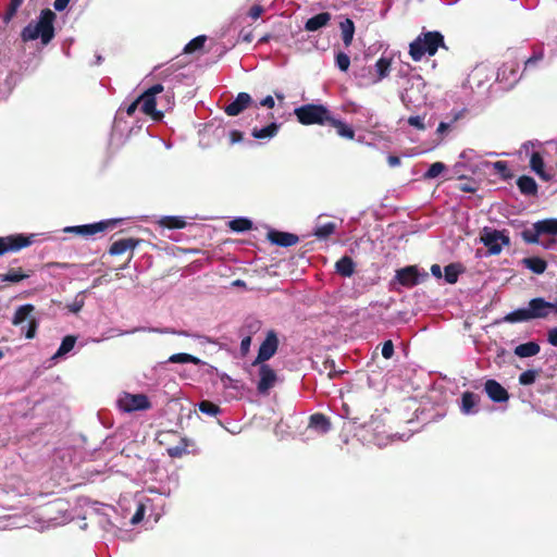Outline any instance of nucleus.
Masks as SVG:
<instances>
[{
    "mask_svg": "<svg viewBox=\"0 0 557 557\" xmlns=\"http://www.w3.org/2000/svg\"><path fill=\"white\" fill-rule=\"evenodd\" d=\"M389 67H391L389 60H387L386 58H380L374 65V69L376 72V77L372 78L371 83L375 84V83L381 82L383 78H385L389 73Z\"/></svg>",
    "mask_w": 557,
    "mask_h": 557,
    "instance_id": "c85d7f7f",
    "label": "nucleus"
},
{
    "mask_svg": "<svg viewBox=\"0 0 557 557\" xmlns=\"http://www.w3.org/2000/svg\"><path fill=\"white\" fill-rule=\"evenodd\" d=\"M387 162L391 168H396L400 164V159L397 156H389Z\"/></svg>",
    "mask_w": 557,
    "mask_h": 557,
    "instance_id": "338daca9",
    "label": "nucleus"
},
{
    "mask_svg": "<svg viewBox=\"0 0 557 557\" xmlns=\"http://www.w3.org/2000/svg\"><path fill=\"white\" fill-rule=\"evenodd\" d=\"M28 275L21 273L18 270H11L10 272L0 275L1 282H11V283H17L24 278H26Z\"/></svg>",
    "mask_w": 557,
    "mask_h": 557,
    "instance_id": "c03bdc74",
    "label": "nucleus"
},
{
    "mask_svg": "<svg viewBox=\"0 0 557 557\" xmlns=\"http://www.w3.org/2000/svg\"><path fill=\"white\" fill-rule=\"evenodd\" d=\"M465 268L461 263H449L444 268V280L448 284H455L458 277L463 273Z\"/></svg>",
    "mask_w": 557,
    "mask_h": 557,
    "instance_id": "bb28decb",
    "label": "nucleus"
},
{
    "mask_svg": "<svg viewBox=\"0 0 557 557\" xmlns=\"http://www.w3.org/2000/svg\"><path fill=\"white\" fill-rule=\"evenodd\" d=\"M35 234L25 236L23 234L0 237V256L8 251H18L33 244Z\"/></svg>",
    "mask_w": 557,
    "mask_h": 557,
    "instance_id": "9d476101",
    "label": "nucleus"
},
{
    "mask_svg": "<svg viewBox=\"0 0 557 557\" xmlns=\"http://www.w3.org/2000/svg\"><path fill=\"white\" fill-rule=\"evenodd\" d=\"M466 112H467L466 109L451 110L447 114L446 119L449 120L453 124H455L459 120L463 119Z\"/></svg>",
    "mask_w": 557,
    "mask_h": 557,
    "instance_id": "3c124183",
    "label": "nucleus"
},
{
    "mask_svg": "<svg viewBox=\"0 0 557 557\" xmlns=\"http://www.w3.org/2000/svg\"><path fill=\"white\" fill-rule=\"evenodd\" d=\"M497 79L507 83L511 87L519 79L518 71L512 65L505 64L498 70Z\"/></svg>",
    "mask_w": 557,
    "mask_h": 557,
    "instance_id": "aec40b11",
    "label": "nucleus"
},
{
    "mask_svg": "<svg viewBox=\"0 0 557 557\" xmlns=\"http://www.w3.org/2000/svg\"><path fill=\"white\" fill-rule=\"evenodd\" d=\"M407 123L419 129V131H424L425 129V123H424V115L421 116V115H412V116H409L408 120H407Z\"/></svg>",
    "mask_w": 557,
    "mask_h": 557,
    "instance_id": "8fccbe9b",
    "label": "nucleus"
},
{
    "mask_svg": "<svg viewBox=\"0 0 557 557\" xmlns=\"http://www.w3.org/2000/svg\"><path fill=\"white\" fill-rule=\"evenodd\" d=\"M530 166L541 178L548 180L549 176L544 172V161L539 152H533L530 158Z\"/></svg>",
    "mask_w": 557,
    "mask_h": 557,
    "instance_id": "72a5a7b5",
    "label": "nucleus"
},
{
    "mask_svg": "<svg viewBox=\"0 0 557 557\" xmlns=\"http://www.w3.org/2000/svg\"><path fill=\"white\" fill-rule=\"evenodd\" d=\"M252 99L247 92H239L235 100L225 107V113L230 116H236L243 112L250 103Z\"/></svg>",
    "mask_w": 557,
    "mask_h": 557,
    "instance_id": "f3484780",
    "label": "nucleus"
},
{
    "mask_svg": "<svg viewBox=\"0 0 557 557\" xmlns=\"http://www.w3.org/2000/svg\"><path fill=\"white\" fill-rule=\"evenodd\" d=\"M70 0H54L53 7L57 11L61 12L65 10Z\"/></svg>",
    "mask_w": 557,
    "mask_h": 557,
    "instance_id": "0e129e2a",
    "label": "nucleus"
},
{
    "mask_svg": "<svg viewBox=\"0 0 557 557\" xmlns=\"http://www.w3.org/2000/svg\"><path fill=\"white\" fill-rule=\"evenodd\" d=\"M541 235V232H537V228L535 227V223L531 230H525L522 233L523 239L529 244H537Z\"/></svg>",
    "mask_w": 557,
    "mask_h": 557,
    "instance_id": "de8ad7c7",
    "label": "nucleus"
},
{
    "mask_svg": "<svg viewBox=\"0 0 557 557\" xmlns=\"http://www.w3.org/2000/svg\"><path fill=\"white\" fill-rule=\"evenodd\" d=\"M382 356L385 359H389L394 355V345L392 341H386L382 346Z\"/></svg>",
    "mask_w": 557,
    "mask_h": 557,
    "instance_id": "864d4df0",
    "label": "nucleus"
},
{
    "mask_svg": "<svg viewBox=\"0 0 557 557\" xmlns=\"http://www.w3.org/2000/svg\"><path fill=\"white\" fill-rule=\"evenodd\" d=\"M278 128L280 125L273 122L262 128H253L251 134L257 139H270L277 134Z\"/></svg>",
    "mask_w": 557,
    "mask_h": 557,
    "instance_id": "cd10ccee",
    "label": "nucleus"
},
{
    "mask_svg": "<svg viewBox=\"0 0 557 557\" xmlns=\"http://www.w3.org/2000/svg\"><path fill=\"white\" fill-rule=\"evenodd\" d=\"M206 39L207 38L203 35L197 36L185 46L184 51L186 53H193L197 50H200L203 47Z\"/></svg>",
    "mask_w": 557,
    "mask_h": 557,
    "instance_id": "a19ab883",
    "label": "nucleus"
},
{
    "mask_svg": "<svg viewBox=\"0 0 557 557\" xmlns=\"http://www.w3.org/2000/svg\"><path fill=\"white\" fill-rule=\"evenodd\" d=\"M453 125L454 124L449 120L443 121L438 124L436 133L438 135H444L447 131H449L453 127Z\"/></svg>",
    "mask_w": 557,
    "mask_h": 557,
    "instance_id": "13d9d810",
    "label": "nucleus"
},
{
    "mask_svg": "<svg viewBox=\"0 0 557 557\" xmlns=\"http://www.w3.org/2000/svg\"><path fill=\"white\" fill-rule=\"evenodd\" d=\"M169 362L171 363H193V364H200L201 360L193 355L186 354V352H178L170 356Z\"/></svg>",
    "mask_w": 557,
    "mask_h": 557,
    "instance_id": "e433bc0d",
    "label": "nucleus"
},
{
    "mask_svg": "<svg viewBox=\"0 0 557 557\" xmlns=\"http://www.w3.org/2000/svg\"><path fill=\"white\" fill-rule=\"evenodd\" d=\"M160 224L169 228H184L186 226V222L182 216H163L160 220Z\"/></svg>",
    "mask_w": 557,
    "mask_h": 557,
    "instance_id": "58836bf2",
    "label": "nucleus"
},
{
    "mask_svg": "<svg viewBox=\"0 0 557 557\" xmlns=\"http://www.w3.org/2000/svg\"><path fill=\"white\" fill-rule=\"evenodd\" d=\"M547 342L552 346L557 347V326L547 331Z\"/></svg>",
    "mask_w": 557,
    "mask_h": 557,
    "instance_id": "6e6d98bb",
    "label": "nucleus"
},
{
    "mask_svg": "<svg viewBox=\"0 0 557 557\" xmlns=\"http://www.w3.org/2000/svg\"><path fill=\"white\" fill-rule=\"evenodd\" d=\"M400 85L403 87L400 99L408 109L425 103L428 99L425 82L419 74H411L404 77Z\"/></svg>",
    "mask_w": 557,
    "mask_h": 557,
    "instance_id": "7ed1b4c3",
    "label": "nucleus"
},
{
    "mask_svg": "<svg viewBox=\"0 0 557 557\" xmlns=\"http://www.w3.org/2000/svg\"><path fill=\"white\" fill-rule=\"evenodd\" d=\"M117 406L124 412H133L147 410L151 404L144 394L123 393L117 399Z\"/></svg>",
    "mask_w": 557,
    "mask_h": 557,
    "instance_id": "1a4fd4ad",
    "label": "nucleus"
},
{
    "mask_svg": "<svg viewBox=\"0 0 557 557\" xmlns=\"http://www.w3.org/2000/svg\"><path fill=\"white\" fill-rule=\"evenodd\" d=\"M431 274L436 277V278H442L443 277V272H442V268L440 264H432L431 265Z\"/></svg>",
    "mask_w": 557,
    "mask_h": 557,
    "instance_id": "680f3d73",
    "label": "nucleus"
},
{
    "mask_svg": "<svg viewBox=\"0 0 557 557\" xmlns=\"http://www.w3.org/2000/svg\"><path fill=\"white\" fill-rule=\"evenodd\" d=\"M36 329H37V323L32 320L29 323H28V327H27V331L25 332V337L26 338H34L35 335H36Z\"/></svg>",
    "mask_w": 557,
    "mask_h": 557,
    "instance_id": "bf43d9fd",
    "label": "nucleus"
},
{
    "mask_svg": "<svg viewBox=\"0 0 557 557\" xmlns=\"http://www.w3.org/2000/svg\"><path fill=\"white\" fill-rule=\"evenodd\" d=\"M164 90L162 84H156L148 88L139 98L140 110L147 114L151 115L154 120H161L163 113L161 111L156 110L157 101L156 96L161 94Z\"/></svg>",
    "mask_w": 557,
    "mask_h": 557,
    "instance_id": "0eeeda50",
    "label": "nucleus"
},
{
    "mask_svg": "<svg viewBox=\"0 0 557 557\" xmlns=\"http://www.w3.org/2000/svg\"><path fill=\"white\" fill-rule=\"evenodd\" d=\"M275 102L272 96H267L260 101V106L272 109Z\"/></svg>",
    "mask_w": 557,
    "mask_h": 557,
    "instance_id": "e2e57ef3",
    "label": "nucleus"
},
{
    "mask_svg": "<svg viewBox=\"0 0 557 557\" xmlns=\"http://www.w3.org/2000/svg\"><path fill=\"white\" fill-rule=\"evenodd\" d=\"M396 280L406 287H413L428 277L426 272H420L418 267L408 265L396 271Z\"/></svg>",
    "mask_w": 557,
    "mask_h": 557,
    "instance_id": "9b49d317",
    "label": "nucleus"
},
{
    "mask_svg": "<svg viewBox=\"0 0 557 557\" xmlns=\"http://www.w3.org/2000/svg\"><path fill=\"white\" fill-rule=\"evenodd\" d=\"M144 515H145V505L141 502H139L137 510L131 519V523L132 524L139 523L143 520Z\"/></svg>",
    "mask_w": 557,
    "mask_h": 557,
    "instance_id": "603ef678",
    "label": "nucleus"
},
{
    "mask_svg": "<svg viewBox=\"0 0 557 557\" xmlns=\"http://www.w3.org/2000/svg\"><path fill=\"white\" fill-rule=\"evenodd\" d=\"M230 228L234 232L242 233L252 228V222L247 218H235L230 222Z\"/></svg>",
    "mask_w": 557,
    "mask_h": 557,
    "instance_id": "4c0bfd02",
    "label": "nucleus"
},
{
    "mask_svg": "<svg viewBox=\"0 0 557 557\" xmlns=\"http://www.w3.org/2000/svg\"><path fill=\"white\" fill-rule=\"evenodd\" d=\"M487 396L495 403H504L509 398V394L504 386L495 380H487L484 385Z\"/></svg>",
    "mask_w": 557,
    "mask_h": 557,
    "instance_id": "2eb2a0df",
    "label": "nucleus"
},
{
    "mask_svg": "<svg viewBox=\"0 0 557 557\" xmlns=\"http://www.w3.org/2000/svg\"><path fill=\"white\" fill-rule=\"evenodd\" d=\"M250 344H251V337L250 336H246V337H244L242 339V342H240V351H242L243 355H246L249 351Z\"/></svg>",
    "mask_w": 557,
    "mask_h": 557,
    "instance_id": "052dcab7",
    "label": "nucleus"
},
{
    "mask_svg": "<svg viewBox=\"0 0 557 557\" xmlns=\"http://www.w3.org/2000/svg\"><path fill=\"white\" fill-rule=\"evenodd\" d=\"M34 311V306L33 305H23V306H20L14 315H13V319H12V323L14 325H21L23 322H25L28 317L30 315V313Z\"/></svg>",
    "mask_w": 557,
    "mask_h": 557,
    "instance_id": "f704fd0d",
    "label": "nucleus"
},
{
    "mask_svg": "<svg viewBox=\"0 0 557 557\" xmlns=\"http://www.w3.org/2000/svg\"><path fill=\"white\" fill-rule=\"evenodd\" d=\"M23 0H12L11 1V4H10V13L9 15H13L15 13V11L17 10V8L22 4Z\"/></svg>",
    "mask_w": 557,
    "mask_h": 557,
    "instance_id": "774afa93",
    "label": "nucleus"
},
{
    "mask_svg": "<svg viewBox=\"0 0 557 557\" xmlns=\"http://www.w3.org/2000/svg\"><path fill=\"white\" fill-rule=\"evenodd\" d=\"M277 347L278 339L276 333L274 331H269L267 333L264 341L261 343L259 347L258 356L253 364L263 363L264 361L271 359L275 355Z\"/></svg>",
    "mask_w": 557,
    "mask_h": 557,
    "instance_id": "f8f14e48",
    "label": "nucleus"
},
{
    "mask_svg": "<svg viewBox=\"0 0 557 557\" xmlns=\"http://www.w3.org/2000/svg\"><path fill=\"white\" fill-rule=\"evenodd\" d=\"M523 264L535 274L544 273L547 268L546 261L537 257L523 259Z\"/></svg>",
    "mask_w": 557,
    "mask_h": 557,
    "instance_id": "7c9ffc66",
    "label": "nucleus"
},
{
    "mask_svg": "<svg viewBox=\"0 0 557 557\" xmlns=\"http://www.w3.org/2000/svg\"><path fill=\"white\" fill-rule=\"evenodd\" d=\"M478 396L473 393L466 392L461 397L460 410L463 414H473L476 412Z\"/></svg>",
    "mask_w": 557,
    "mask_h": 557,
    "instance_id": "393cba45",
    "label": "nucleus"
},
{
    "mask_svg": "<svg viewBox=\"0 0 557 557\" xmlns=\"http://www.w3.org/2000/svg\"><path fill=\"white\" fill-rule=\"evenodd\" d=\"M484 165H486V166L491 165L504 178H507L510 176L507 163L505 161H496L493 163L485 162Z\"/></svg>",
    "mask_w": 557,
    "mask_h": 557,
    "instance_id": "09e8293b",
    "label": "nucleus"
},
{
    "mask_svg": "<svg viewBox=\"0 0 557 557\" xmlns=\"http://www.w3.org/2000/svg\"><path fill=\"white\" fill-rule=\"evenodd\" d=\"M138 106H140L139 103V100L136 99L133 103H131L127 109H126V113L128 115H133L135 113V111L137 110Z\"/></svg>",
    "mask_w": 557,
    "mask_h": 557,
    "instance_id": "69168bd1",
    "label": "nucleus"
},
{
    "mask_svg": "<svg viewBox=\"0 0 557 557\" xmlns=\"http://www.w3.org/2000/svg\"><path fill=\"white\" fill-rule=\"evenodd\" d=\"M331 20V14L327 12L319 13L312 17H310L306 24L305 29L308 32H317L320 28L326 26Z\"/></svg>",
    "mask_w": 557,
    "mask_h": 557,
    "instance_id": "6ab92c4d",
    "label": "nucleus"
},
{
    "mask_svg": "<svg viewBox=\"0 0 557 557\" xmlns=\"http://www.w3.org/2000/svg\"><path fill=\"white\" fill-rule=\"evenodd\" d=\"M555 314L554 301H548L543 297L530 299L525 307L518 308L505 315L504 321L509 323H522L532 320L547 319Z\"/></svg>",
    "mask_w": 557,
    "mask_h": 557,
    "instance_id": "f257e3e1",
    "label": "nucleus"
},
{
    "mask_svg": "<svg viewBox=\"0 0 557 557\" xmlns=\"http://www.w3.org/2000/svg\"><path fill=\"white\" fill-rule=\"evenodd\" d=\"M76 344V337L74 335H67L65 336L60 347L58 348L57 352L52 356V360H58L61 358H64L69 352H71L74 349V346Z\"/></svg>",
    "mask_w": 557,
    "mask_h": 557,
    "instance_id": "a878e982",
    "label": "nucleus"
},
{
    "mask_svg": "<svg viewBox=\"0 0 557 557\" xmlns=\"http://www.w3.org/2000/svg\"><path fill=\"white\" fill-rule=\"evenodd\" d=\"M263 13V8L259 4H256L253 7L250 8L249 12H248V15L252 18V20H257L261 16V14Z\"/></svg>",
    "mask_w": 557,
    "mask_h": 557,
    "instance_id": "4d7b16f0",
    "label": "nucleus"
},
{
    "mask_svg": "<svg viewBox=\"0 0 557 557\" xmlns=\"http://www.w3.org/2000/svg\"><path fill=\"white\" fill-rule=\"evenodd\" d=\"M446 169L445 164L442 162H435L430 165L428 171L424 173V178L426 180H433L436 178L440 174L444 172Z\"/></svg>",
    "mask_w": 557,
    "mask_h": 557,
    "instance_id": "37998d69",
    "label": "nucleus"
},
{
    "mask_svg": "<svg viewBox=\"0 0 557 557\" xmlns=\"http://www.w3.org/2000/svg\"><path fill=\"white\" fill-rule=\"evenodd\" d=\"M540 350V345L536 342L531 341L516 346L513 352L519 358H530L536 356Z\"/></svg>",
    "mask_w": 557,
    "mask_h": 557,
    "instance_id": "4be33fe9",
    "label": "nucleus"
},
{
    "mask_svg": "<svg viewBox=\"0 0 557 557\" xmlns=\"http://www.w3.org/2000/svg\"><path fill=\"white\" fill-rule=\"evenodd\" d=\"M482 243L488 249V255H499L504 246H508L510 239L504 231L484 228Z\"/></svg>",
    "mask_w": 557,
    "mask_h": 557,
    "instance_id": "6e6552de",
    "label": "nucleus"
},
{
    "mask_svg": "<svg viewBox=\"0 0 557 557\" xmlns=\"http://www.w3.org/2000/svg\"><path fill=\"white\" fill-rule=\"evenodd\" d=\"M517 185L523 195H534L537 190L535 181L530 176H521L517 181Z\"/></svg>",
    "mask_w": 557,
    "mask_h": 557,
    "instance_id": "c756f323",
    "label": "nucleus"
},
{
    "mask_svg": "<svg viewBox=\"0 0 557 557\" xmlns=\"http://www.w3.org/2000/svg\"><path fill=\"white\" fill-rule=\"evenodd\" d=\"M342 39L346 47H349L352 42L355 34V24L351 20L346 18L341 23Z\"/></svg>",
    "mask_w": 557,
    "mask_h": 557,
    "instance_id": "473e14b6",
    "label": "nucleus"
},
{
    "mask_svg": "<svg viewBox=\"0 0 557 557\" xmlns=\"http://www.w3.org/2000/svg\"><path fill=\"white\" fill-rule=\"evenodd\" d=\"M356 264L354 260L348 257H342L336 263L335 269L338 274L345 277H350L355 272Z\"/></svg>",
    "mask_w": 557,
    "mask_h": 557,
    "instance_id": "b1692460",
    "label": "nucleus"
},
{
    "mask_svg": "<svg viewBox=\"0 0 557 557\" xmlns=\"http://www.w3.org/2000/svg\"><path fill=\"white\" fill-rule=\"evenodd\" d=\"M83 307H84V299L78 298V297H76L72 304L67 305L69 310L73 313L79 312Z\"/></svg>",
    "mask_w": 557,
    "mask_h": 557,
    "instance_id": "5fc2aeb1",
    "label": "nucleus"
},
{
    "mask_svg": "<svg viewBox=\"0 0 557 557\" xmlns=\"http://www.w3.org/2000/svg\"><path fill=\"white\" fill-rule=\"evenodd\" d=\"M294 114L302 125H325L329 123L332 115L327 107L314 103L296 108Z\"/></svg>",
    "mask_w": 557,
    "mask_h": 557,
    "instance_id": "39448f33",
    "label": "nucleus"
},
{
    "mask_svg": "<svg viewBox=\"0 0 557 557\" xmlns=\"http://www.w3.org/2000/svg\"><path fill=\"white\" fill-rule=\"evenodd\" d=\"M269 240L281 247H290L298 243L299 238L297 235L281 231L271 230L268 233Z\"/></svg>",
    "mask_w": 557,
    "mask_h": 557,
    "instance_id": "dca6fc26",
    "label": "nucleus"
},
{
    "mask_svg": "<svg viewBox=\"0 0 557 557\" xmlns=\"http://www.w3.org/2000/svg\"><path fill=\"white\" fill-rule=\"evenodd\" d=\"M335 64L342 72H346L350 65L349 55L345 52H337L335 55Z\"/></svg>",
    "mask_w": 557,
    "mask_h": 557,
    "instance_id": "a18cd8bd",
    "label": "nucleus"
},
{
    "mask_svg": "<svg viewBox=\"0 0 557 557\" xmlns=\"http://www.w3.org/2000/svg\"><path fill=\"white\" fill-rule=\"evenodd\" d=\"M198 408L200 412L208 414V416H216L220 413V408L215 404L209 401V400H202L199 403Z\"/></svg>",
    "mask_w": 557,
    "mask_h": 557,
    "instance_id": "79ce46f5",
    "label": "nucleus"
},
{
    "mask_svg": "<svg viewBox=\"0 0 557 557\" xmlns=\"http://www.w3.org/2000/svg\"><path fill=\"white\" fill-rule=\"evenodd\" d=\"M136 245H137V240H135L133 238H122V239L115 240L111 245L109 252L112 256H120L129 249H134L136 247Z\"/></svg>",
    "mask_w": 557,
    "mask_h": 557,
    "instance_id": "5701e85b",
    "label": "nucleus"
},
{
    "mask_svg": "<svg viewBox=\"0 0 557 557\" xmlns=\"http://www.w3.org/2000/svg\"><path fill=\"white\" fill-rule=\"evenodd\" d=\"M308 429L320 435L327 433L331 429L330 420L322 413H314L309 419Z\"/></svg>",
    "mask_w": 557,
    "mask_h": 557,
    "instance_id": "a211bd4d",
    "label": "nucleus"
},
{
    "mask_svg": "<svg viewBox=\"0 0 557 557\" xmlns=\"http://www.w3.org/2000/svg\"><path fill=\"white\" fill-rule=\"evenodd\" d=\"M121 220L117 219H109L102 220L96 223L84 224V225H75V226H66L63 228L64 233H73L86 238L92 237L98 233H103L110 227L115 226Z\"/></svg>",
    "mask_w": 557,
    "mask_h": 557,
    "instance_id": "423d86ee",
    "label": "nucleus"
},
{
    "mask_svg": "<svg viewBox=\"0 0 557 557\" xmlns=\"http://www.w3.org/2000/svg\"><path fill=\"white\" fill-rule=\"evenodd\" d=\"M459 158H460V161H458L454 165V171L457 175H459L460 177H462L465 175L463 171H462L463 168H468L472 172L475 170L476 164L474 163V161L476 158H479L475 150L466 149L460 153Z\"/></svg>",
    "mask_w": 557,
    "mask_h": 557,
    "instance_id": "4468645a",
    "label": "nucleus"
},
{
    "mask_svg": "<svg viewBox=\"0 0 557 557\" xmlns=\"http://www.w3.org/2000/svg\"><path fill=\"white\" fill-rule=\"evenodd\" d=\"M55 14L50 10H42L36 22H30L22 30V39L30 41L40 39L44 45L49 44L54 37L53 22Z\"/></svg>",
    "mask_w": 557,
    "mask_h": 557,
    "instance_id": "f03ea898",
    "label": "nucleus"
},
{
    "mask_svg": "<svg viewBox=\"0 0 557 557\" xmlns=\"http://www.w3.org/2000/svg\"><path fill=\"white\" fill-rule=\"evenodd\" d=\"M537 370H527L519 375V383L521 385H531L537 377Z\"/></svg>",
    "mask_w": 557,
    "mask_h": 557,
    "instance_id": "49530a36",
    "label": "nucleus"
},
{
    "mask_svg": "<svg viewBox=\"0 0 557 557\" xmlns=\"http://www.w3.org/2000/svg\"><path fill=\"white\" fill-rule=\"evenodd\" d=\"M543 58H544V51L542 48L534 50L532 55L530 58H528L524 62V71L531 70L534 66H536V64L539 62H541L543 60Z\"/></svg>",
    "mask_w": 557,
    "mask_h": 557,
    "instance_id": "ea45409f",
    "label": "nucleus"
},
{
    "mask_svg": "<svg viewBox=\"0 0 557 557\" xmlns=\"http://www.w3.org/2000/svg\"><path fill=\"white\" fill-rule=\"evenodd\" d=\"M440 47H444V37L438 32H426L418 36L409 46V53L414 61L425 54L434 55Z\"/></svg>",
    "mask_w": 557,
    "mask_h": 557,
    "instance_id": "20e7f679",
    "label": "nucleus"
},
{
    "mask_svg": "<svg viewBox=\"0 0 557 557\" xmlns=\"http://www.w3.org/2000/svg\"><path fill=\"white\" fill-rule=\"evenodd\" d=\"M535 227L537 232H541L542 235H557V219H545L535 222Z\"/></svg>",
    "mask_w": 557,
    "mask_h": 557,
    "instance_id": "2f4dec72",
    "label": "nucleus"
},
{
    "mask_svg": "<svg viewBox=\"0 0 557 557\" xmlns=\"http://www.w3.org/2000/svg\"><path fill=\"white\" fill-rule=\"evenodd\" d=\"M327 124L333 126L336 129V133L338 136L346 138V139L355 138V131L352 129L351 126H349L344 121L338 120V119L334 117L333 115H331Z\"/></svg>",
    "mask_w": 557,
    "mask_h": 557,
    "instance_id": "412c9836",
    "label": "nucleus"
},
{
    "mask_svg": "<svg viewBox=\"0 0 557 557\" xmlns=\"http://www.w3.org/2000/svg\"><path fill=\"white\" fill-rule=\"evenodd\" d=\"M260 380L258 382V392L265 394L276 382V373L270 366L262 363L259 369Z\"/></svg>",
    "mask_w": 557,
    "mask_h": 557,
    "instance_id": "ddd939ff",
    "label": "nucleus"
},
{
    "mask_svg": "<svg viewBox=\"0 0 557 557\" xmlns=\"http://www.w3.org/2000/svg\"><path fill=\"white\" fill-rule=\"evenodd\" d=\"M336 231V224L334 222H327L321 225H317L313 231V235L318 239H326L329 236L334 234Z\"/></svg>",
    "mask_w": 557,
    "mask_h": 557,
    "instance_id": "c9c22d12",
    "label": "nucleus"
}]
</instances>
